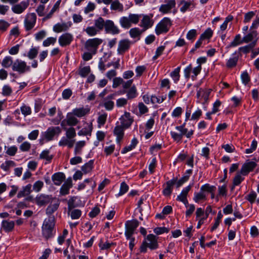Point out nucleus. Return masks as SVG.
Instances as JSON below:
<instances>
[{"instance_id": "55", "label": "nucleus", "mask_w": 259, "mask_h": 259, "mask_svg": "<svg viewBox=\"0 0 259 259\" xmlns=\"http://www.w3.org/2000/svg\"><path fill=\"white\" fill-rule=\"evenodd\" d=\"M180 5H182V7L180 8L181 12L185 13L188 10L190 6L191 5V2H186L185 0L181 1Z\"/></svg>"}, {"instance_id": "15", "label": "nucleus", "mask_w": 259, "mask_h": 259, "mask_svg": "<svg viewBox=\"0 0 259 259\" xmlns=\"http://www.w3.org/2000/svg\"><path fill=\"white\" fill-rule=\"evenodd\" d=\"M73 39L72 34L69 33H65L59 37L58 42L60 46L64 47L70 45Z\"/></svg>"}, {"instance_id": "56", "label": "nucleus", "mask_w": 259, "mask_h": 259, "mask_svg": "<svg viewBox=\"0 0 259 259\" xmlns=\"http://www.w3.org/2000/svg\"><path fill=\"white\" fill-rule=\"evenodd\" d=\"M91 71L90 66H85L80 68L79 70V74L82 77L87 76Z\"/></svg>"}, {"instance_id": "51", "label": "nucleus", "mask_w": 259, "mask_h": 259, "mask_svg": "<svg viewBox=\"0 0 259 259\" xmlns=\"http://www.w3.org/2000/svg\"><path fill=\"white\" fill-rule=\"evenodd\" d=\"M238 60V57L237 56H235L233 58H230L226 63L227 67L228 68H233L235 67L237 65Z\"/></svg>"}, {"instance_id": "16", "label": "nucleus", "mask_w": 259, "mask_h": 259, "mask_svg": "<svg viewBox=\"0 0 259 259\" xmlns=\"http://www.w3.org/2000/svg\"><path fill=\"white\" fill-rule=\"evenodd\" d=\"M258 33L256 30L249 29V32L243 37V41L244 43L254 42L256 46L258 40Z\"/></svg>"}, {"instance_id": "40", "label": "nucleus", "mask_w": 259, "mask_h": 259, "mask_svg": "<svg viewBox=\"0 0 259 259\" xmlns=\"http://www.w3.org/2000/svg\"><path fill=\"white\" fill-rule=\"evenodd\" d=\"M243 42H244V41H243V38L241 39L240 34H238L235 36L233 40L230 44V45L227 47H235L239 45L242 44Z\"/></svg>"}, {"instance_id": "22", "label": "nucleus", "mask_w": 259, "mask_h": 259, "mask_svg": "<svg viewBox=\"0 0 259 259\" xmlns=\"http://www.w3.org/2000/svg\"><path fill=\"white\" fill-rule=\"evenodd\" d=\"M177 182V178H174L166 182L165 184V188L163 190V194L165 196H169L172 190L174 185Z\"/></svg>"}, {"instance_id": "39", "label": "nucleus", "mask_w": 259, "mask_h": 259, "mask_svg": "<svg viewBox=\"0 0 259 259\" xmlns=\"http://www.w3.org/2000/svg\"><path fill=\"white\" fill-rule=\"evenodd\" d=\"M94 161L90 160L88 162L85 163L81 167V170L83 174H86L91 172L93 168Z\"/></svg>"}, {"instance_id": "17", "label": "nucleus", "mask_w": 259, "mask_h": 259, "mask_svg": "<svg viewBox=\"0 0 259 259\" xmlns=\"http://www.w3.org/2000/svg\"><path fill=\"white\" fill-rule=\"evenodd\" d=\"M256 163L254 161L247 160L244 163L241 168V174L243 176H247L249 172L252 171L256 167Z\"/></svg>"}, {"instance_id": "20", "label": "nucleus", "mask_w": 259, "mask_h": 259, "mask_svg": "<svg viewBox=\"0 0 259 259\" xmlns=\"http://www.w3.org/2000/svg\"><path fill=\"white\" fill-rule=\"evenodd\" d=\"M121 125L125 128H128L134 121L130 113L125 112L124 114L120 118Z\"/></svg>"}, {"instance_id": "18", "label": "nucleus", "mask_w": 259, "mask_h": 259, "mask_svg": "<svg viewBox=\"0 0 259 259\" xmlns=\"http://www.w3.org/2000/svg\"><path fill=\"white\" fill-rule=\"evenodd\" d=\"M29 1L28 0L24 1L19 4L15 5L12 7V11L15 13L20 14L22 13L28 7Z\"/></svg>"}, {"instance_id": "8", "label": "nucleus", "mask_w": 259, "mask_h": 259, "mask_svg": "<svg viewBox=\"0 0 259 259\" xmlns=\"http://www.w3.org/2000/svg\"><path fill=\"white\" fill-rule=\"evenodd\" d=\"M61 133V130L59 126L50 127L47 130L42 133L43 139H46L47 141L52 140L56 135H59Z\"/></svg>"}, {"instance_id": "2", "label": "nucleus", "mask_w": 259, "mask_h": 259, "mask_svg": "<svg viewBox=\"0 0 259 259\" xmlns=\"http://www.w3.org/2000/svg\"><path fill=\"white\" fill-rule=\"evenodd\" d=\"M55 219L54 217H49L45 220L42 226V233L46 239L51 238L54 235Z\"/></svg>"}, {"instance_id": "10", "label": "nucleus", "mask_w": 259, "mask_h": 259, "mask_svg": "<svg viewBox=\"0 0 259 259\" xmlns=\"http://www.w3.org/2000/svg\"><path fill=\"white\" fill-rule=\"evenodd\" d=\"M164 3L159 8V12L163 14L170 13L176 8V0H164Z\"/></svg>"}, {"instance_id": "12", "label": "nucleus", "mask_w": 259, "mask_h": 259, "mask_svg": "<svg viewBox=\"0 0 259 259\" xmlns=\"http://www.w3.org/2000/svg\"><path fill=\"white\" fill-rule=\"evenodd\" d=\"M132 44V41L128 39H121L118 44L117 53L123 55L130 49Z\"/></svg>"}, {"instance_id": "28", "label": "nucleus", "mask_w": 259, "mask_h": 259, "mask_svg": "<svg viewBox=\"0 0 259 259\" xmlns=\"http://www.w3.org/2000/svg\"><path fill=\"white\" fill-rule=\"evenodd\" d=\"M124 128L122 125H117L114 130V134L116 136V142L119 144L123 137Z\"/></svg>"}, {"instance_id": "54", "label": "nucleus", "mask_w": 259, "mask_h": 259, "mask_svg": "<svg viewBox=\"0 0 259 259\" xmlns=\"http://www.w3.org/2000/svg\"><path fill=\"white\" fill-rule=\"evenodd\" d=\"M129 33L131 37L136 38L141 35V31L139 28L135 27L131 29Z\"/></svg>"}, {"instance_id": "48", "label": "nucleus", "mask_w": 259, "mask_h": 259, "mask_svg": "<svg viewBox=\"0 0 259 259\" xmlns=\"http://www.w3.org/2000/svg\"><path fill=\"white\" fill-rule=\"evenodd\" d=\"M128 188V185L124 182H122L120 184L119 192L117 196L119 197L124 194L127 192Z\"/></svg>"}, {"instance_id": "44", "label": "nucleus", "mask_w": 259, "mask_h": 259, "mask_svg": "<svg viewBox=\"0 0 259 259\" xmlns=\"http://www.w3.org/2000/svg\"><path fill=\"white\" fill-rule=\"evenodd\" d=\"M100 106H103L107 110H111L113 109L114 105V102L108 99H104L102 104H100Z\"/></svg>"}, {"instance_id": "7", "label": "nucleus", "mask_w": 259, "mask_h": 259, "mask_svg": "<svg viewBox=\"0 0 259 259\" xmlns=\"http://www.w3.org/2000/svg\"><path fill=\"white\" fill-rule=\"evenodd\" d=\"M54 198L51 195L39 194L36 196L35 202L39 206H46L48 204L52 203Z\"/></svg>"}, {"instance_id": "27", "label": "nucleus", "mask_w": 259, "mask_h": 259, "mask_svg": "<svg viewBox=\"0 0 259 259\" xmlns=\"http://www.w3.org/2000/svg\"><path fill=\"white\" fill-rule=\"evenodd\" d=\"M52 179L55 185L60 186L65 180V176L63 172H56L52 176Z\"/></svg>"}, {"instance_id": "5", "label": "nucleus", "mask_w": 259, "mask_h": 259, "mask_svg": "<svg viewBox=\"0 0 259 259\" xmlns=\"http://www.w3.org/2000/svg\"><path fill=\"white\" fill-rule=\"evenodd\" d=\"M171 25V22L170 19L167 17L164 18L156 25L155 28L156 34L159 35L162 33H166L169 30Z\"/></svg>"}, {"instance_id": "4", "label": "nucleus", "mask_w": 259, "mask_h": 259, "mask_svg": "<svg viewBox=\"0 0 259 259\" xmlns=\"http://www.w3.org/2000/svg\"><path fill=\"white\" fill-rule=\"evenodd\" d=\"M103 40L99 38H90L85 43V48L93 54H96L99 46L102 43Z\"/></svg>"}, {"instance_id": "31", "label": "nucleus", "mask_w": 259, "mask_h": 259, "mask_svg": "<svg viewBox=\"0 0 259 259\" xmlns=\"http://www.w3.org/2000/svg\"><path fill=\"white\" fill-rule=\"evenodd\" d=\"M14 226L15 223L13 221L4 220L2 222V228L7 232H11L13 230Z\"/></svg>"}, {"instance_id": "37", "label": "nucleus", "mask_w": 259, "mask_h": 259, "mask_svg": "<svg viewBox=\"0 0 259 259\" xmlns=\"http://www.w3.org/2000/svg\"><path fill=\"white\" fill-rule=\"evenodd\" d=\"M93 130L92 124H88L87 126L84 127L78 132L79 136L91 135Z\"/></svg>"}, {"instance_id": "3", "label": "nucleus", "mask_w": 259, "mask_h": 259, "mask_svg": "<svg viewBox=\"0 0 259 259\" xmlns=\"http://www.w3.org/2000/svg\"><path fill=\"white\" fill-rule=\"evenodd\" d=\"M158 247V244L156 236L153 234H149L147 235L146 240L143 242L140 247V251L142 252H146L147 247L150 249L154 250L157 249Z\"/></svg>"}, {"instance_id": "34", "label": "nucleus", "mask_w": 259, "mask_h": 259, "mask_svg": "<svg viewBox=\"0 0 259 259\" xmlns=\"http://www.w3.org/2000/svg\"><path fill=\"white\" fill-rule=\"evenodd\" d=\"M31 184H28L26 186L23 187L22 190L18 192L17 197L21 198L29 195L31 192Z\"/></svg>"}, {"instance_id": "53", "label": "nucleus", "mask_w": 259, "mask_h": 259, "mask_svg": "<svg viewBox=\"0 0 259 259\" xmlns=\"http://www.w3.org/2000/svg\"><path fill=\"white\" fill-rule=\"evenodd\" d=\"M10 26V24L4 20H0V33L6 31Z\"/></svg>"}, {"instance_id": "42", "label": "nucleus", "mask_w": 259, "mask_h": 259, "mask_svg": "<svg viewBox=\"0 0 259 259\" xmlns=\"http://www.w3.org/2000/svg\"><path fill=\"white\" fill-rule=\"evenodd\" d=\"M138 144V140L136 138H134L132 140L131 144L128 146L125 147L121 151L122 154H125L128 151H131L135 148L137 144Z\"/></svg>"}, {"instance_id": "38", "label": "nucleus", "mask_w": 259, "mask_h": 259, "mask_svg": "<svg viewBox=\"0 0 259 259\" xmlns=\"http://www.w3.org/2000/svg\"><path fill=\"white\" fill-rule=\"evenodd\" d=\"M244 176L241 174V171L237 172L233 180V187L232 189L235 186L239 185L241 182L244 180Z\"/></svg>"}, {"instance_id": "13", "label": "nucleus", "mask_w": 259, "mask_h": 259, "mask_svg": "<svg viewBox=\"0 0 259 259\" xmlns=\"http://www.w3.org/2000/svg\"><path fill=\"white\" fill-rule=\"evenodd\" d=\"M36 21V16L35 13L28 14L24 20V26L25 29L27 31L32 29Z\"/></svg>"}, {"instance_id": "47", "label": "nucleus", "mask_w": 259, "mask_h": 259, "mask_svg": "<svg viewBox=\"0 0 259 259\" xmlns=\"http://www.w3.org/2000/svg\"><path fill=\"white\" fill-rule=\"evenodd\" d=\"M111 9L113 10H118L119 12L123 11V6L119 1L113 2L111 5Z\"/></svg>"}, {"instance_id": "64", "label": "nucleus", "mask_w": 259, "mask_h": 259, "mask_svg": "<svg viewBox=\"0 0 259 259\" xmlns=\"http://www.w3.org/2000/svg\"><path fill=\"white\" fill-rule=\"evenodd\" d=\"M31 148V144L28 142L25 141L20 146V149L22 152H27Z\"/></svg>"}, {"instance_id": "33", "label": "nucleus", "mask_w": 259, "mask_h": 259, "mask_svg": "<svg viewBox=\"0 0 259 259\" xmlns=\"http://www.w3.org/2000/svg\"><path fill=\"white\" fill-rule=\"evenodd\" d=\"M86 142L85 141H79L75 144L74 153L75 155H80L82 153V149L85 146Z\"/></svg>"}, {"instance_id": "50", "label": "nucleus", "mask_w": 259, "mask_h": 259, "mask_svg": "<svg viewBox=\"0 0 259 259\" xmlns=\"http://www.w3.org/2000/svg\"><path fill=\"white\" fill-rule=\"evenodd\" d=\"M13 60L10 56L6 57L2 62V65L5 68L10 67L11 65H13Z\"/></svg>"}, {"instance_id": "26", "label": "nucleus", "mask_w": 259, "mask_h": 259, "mask_svg": "<svg viewBox=\"0 0 259 259\" xmlns=\"http://www.w3.org/2000/svg\"><path fill=\"white\" fill-rule=\"evenodd\" d=\"M153 24L152 19L148 15H144L141 20L140 26L143 27L144 30L150 28Z\"/></svg>"}, {"instance_id": "23", "label": "nucleus", "mask_w": 259, "mask_h": 259, "mask_svg": "<svg viewBox=\"0 0 259 259\" xmlns=\"http://www.w3.org/2000/svg\"><path fill=\"white\" fill-rule=\"evenodd\" d=\"M71 25L72 23L70 22L62 23H58L53 26V30L57 33L65 31L71 27Z\"/></svg>"}, {"instance_id": "24", "label": "nucleus", "mask_w": 259, "mask_h": 259, "mask_svg": "<svg viewBox=\"0 0 259 259\" xmlns=\"http://www.w3.org/2000/svg\"><path fill=\"white\" fill-rule=\"evenodd\" d=\"M90 109L88 107L76 108L72 110V113L76 117L80 118L88 114Z\"/></svg>"}, {"instance_id": "19", "label": "nucleus", "mask_w": 259, "mask_h": 259, "mask_svg": "<svg viewBox=\"0 0 259 259\" xmlns=\"http://www.w3.org/2000/svg\"><path fill=\"white\" fill-rule=\"evenodd\" d=\"M210 92L211 90L210 89H199L197 91V97L198 99H199V102H202V103H204V102H207Z\"/></svg>"}, {"instance_id": "30", "label": "nucleus", "mask_w": 259, "mask_h": 259, "mask_svg": "<svg viewBox=\"0 0 259 259\" xmlns=\"http://www.w3.org/2000/svg\"><path fill=\"white\" fill-rule=\"evenodd\" d=\"M191 189V186L189 185L187 186L186 187L184 188L180 194L178 195L176 198V200L178 201H182L186 199H187V196L189 192Z\"/></svg>"}, {"instance_id": "25", "label": "nucleus", "mask_w": 259, "mask_h": 259, "mask_svg": "<svg viewBox=\"0 0 259 259\" xmlns=\"http://www.w3.org/2000/svg\"><path fill=\"white\" fill-rule=\"evenodd\" d=\"M50 203L46 209V213L48 215L52 214L58 209L60 204L59 200L55 197L53 202Z\"/></svg>"}, {"instance_id": "58", "label": "nucleus", "mask_w": 259, "mask_h": 259, "mask_svg": "<svg viewBox=\"0 0 259 259\" xmlns=\"http://www.w3.org/2000/svg\"><path fill=\"white\" fill-rule=\"evenodd\" d=\"M212 31L210 28H207L201 35H200L201 39H205L210 38L212 35Z\"/></svg>"}, {"instance_id": "1", "label": "nucleus", "mask_w": 259, "mask_h": 259, "mask_svg": "<svg viewBox=\"0 0 259 259\" xmlns=\"http://www.w3.org/2000/svg\"><path fill=\"white\" fill-rule=\"evenodd\" d=\"M141 17V15L130 13L127 16L121 17L119 22L122 28L127 29L131 27L133 24H138Z\"/></svg>"}, {"instance_id": "45", "label": "nucleus", "mask_w": 259, "mask_h": 259, "mask_svg": "<svg viewBox=\"0 0 259 259\" xmlns=\"http://www.w3.org/2000/svg\"><path fill=\"white\" fill-rule=\"evenodd\" d=\"M181 67H178L176 68L173 71L170 73V76L172 77L174 80L175 83H177L178 81L180 80Z\"/></svg>"}, {"instance_id": "41", "label": "nucleus", "mask_w": 259, "mask_h": 259, "mask_svg": "<svg viewBox=\"0 0 259 259\" xmlns=\"http://www.w3.org/2000/svg\"><path fill=\"white\" fill-rule=\"evenodd\" d=\"M62 128L66 131L65 135L68 138L72 139L76 136V131L74 127L67 128V126H65V128Z\"/></svg>"}, {"instance_id": "49", "label": "nucleus", "mask_w": 259, "mask_h": 259, "mask_svg": "<svg viewBox=\"0 0 259 259\" xmlns=\"http://www.w3.org/2000/svg\"><path fill=\"white\" fill-rule=\"evenodd\" d=\"M69 212L72 219H78L81 215V211L78 209H72Z\"/></svg>"}, {"instance_id": "60", "label": "nucleus", "mask_w": 259, "mask_h": 259, "mask_svg": "<svg viewBox=\"0 0 259 259\" xmlns=\"http://www.w3.org/2000/svg\"><path fill=\"white\" fill-rule=\"evenodd\" d=\"M44 186V183L41 181H36L33 185V189L36 192H39Z\"/></svg>"}, {"instance_id": "46", "label": "nucleus", "mask_w": 259, "mask_h": 259, "mask_svg": "<svg viewBox=\"0 0 259 259\" xmlns=\"http://www.w3.org/2000/svg\"><path fill=\"white\" fill-rule=\"evenodd\" d=\"M255 42H251L248 45L240 47L238 49L239 52H241L244 54L248 53L251 49H252L255 47Z\"/></svg>"}, {"instance_id": "21", "label": "nucleus", "mask_w": 259, "mask_h": 259, "mask_svg": "<svg viewBox=\"0 0 259 259\" xmlns=\"http://www.w3.org/2000/svg\"><path fill=\"white\" fill-rule=\"evenodd\" d=\"M72 187L71 178H69L61 186L60 194L61 195H66L69 192V189Z\"/></svg>"}, {"instance_id": "9", "label": "nucleus", "mask_w": 259, "mask_h": 259, "mask_svg": "<svg viewBox=\"0 0 259 259\" xmlns=\"http://www.w3.org/2000/svg\"><path fill=\"white\" fill-rule=\"evenodd\" d=\"M78 122L79 120L71 112L67 113L66 119L61 122V126L62 128H65V126L72 127L75 126Z\"/></svg>"}, {"instance_id": "6", "label": "nucleus", "mask_w": 259, "mask_h": 259, "mask_svg": "<svg viewBox=\"0 0 259 259\" xmlns=\"http://www.w3.org/2000/svg\"><path fill=\"white\" fill-rule=\"evenodd\" d=\"M139 225V222L137 220L127 221L125 223V236L126 238H130L133 236L135 231Z\"/></svg>"}, {"instance_id": "43", "label": "nucleus", "mask_w": 259, "mask_h": 259, "mask_svg": "<svg viewBox=\"0 0 259 259\" xmlns=\"http://www.w3.org/2000/svg\"><path fill=\"white\" fill-rule=\"evenodd\" d=\"M84 31L90 36H94L99 33L100 32L98 29L94 26H88Z\"/></svg>"}, {"instance_id": "62", "label": "nucleus", "mask_w": 259, "mask_h": 259, "mask_svg": "<svg viewBox=\"0 0 259 259\" xmlns=\"http://www.w3.org/2000/svg\"><path fill=\"white\" fill-rule=\"evenodd\" d=\"M56 40L55 37H48L43 41L42 45L44 47H48L51 45H54L56 42Z\"/></svg>"}, {"instance_id": "35", "label": "nucleus", "mask_w": 259, "mask_h": 259, "mask_svg": "<svg viewBox=\"0 0 259 259\" xmlns=\"http://www.w3.org/2000/svg\"><path fill=\"white\" fill-rule=\"evenodd\" d=\"M105 23L106 21H105L102 17H100L98 19L95 20L94 26L98 29L99 32H100L104 28Z\"/></svg>"}, {"instance_id": "57", "label": "nucleus", "mask_w": 259, "mask_h": 259, "mask_svg": "<svg viewBox=\"0 0 259 259\" xmlns=\"http://www.w3.org/2000/svg\"><path fill=\"white\" fill-rule=\"evenodd\" d=\"M257 197V194L255 192L251 191L246 196V199L251 204L255 202Z\"/></svg>"}, {"instance_id": "11", "label": "nucleus", "mask_w": 259, "mask_h": 259, "mask_svg": "<svg viewBox=\"0 0 259 259\" xmlns=\"http://www.w3.org/2000/svg\"><path fill=\"white\" fill-rule=\"evenodd\" d=\"M12 69L13 71H17L20 73H23L26 71H29L30 67L27 66L25 62L17 59L13 63Z\"/></svg>"}, {"instance_id": "59", "label": "nucleus", "mask_w": 259, "mask_h": 259, "mask_svg": "<svg viewBox=\"0 0 259 259\" xmlns=\"http://www.w3.org/2000/svg\"><path fill=\"white\" fill-rule=\"evenodd\" d=\"M20 110L22 114L25 116L29 115L31 113V108L29 106H26L25 105H22L20 108Z\"/></svg>"}, {"instance_id": "32", "label": "nucleus", "mask_w": 259, "mask_h": 259, "mask_svg": "<svg viewBox=\"0 0 259 259\" xmlns=\"http://www.w3.org/2000/svg\"><path fill=\"white\" fill-rule=\"evenodd\" d=\"M124 93H126L127 98L129 100L135 98L138 96L137 88L135 85H133Z\"/></svg>"}, {"instance_id": "29", "label": "nucleus", "mask_w": 259, "mask_h": 259, "mask_svg": "<svg viewBox=\"0 0 259 259\" xmlns=\"http://www.w3.org/2000/svg\"><path fill=\"white\" fill-rule=\"evenodd\" d=\"M185 123H184L182 125L177 126L176 128L180 132L182 138L183 136H185L187 138H189L193 135L194 131L193 130L188 131V129L185 128Z\"/></svg>"}, {"instance_id": "63", "label": "nucleus", "mask_w": 259, "mask_h": 259, "mask_svg": "<svg viewBox=\"0 0 259 259\" xmlns=\"http://www.w3.org/2000/svg\"><path fill=\"white\" fill-rule=\"evenodd\" d=\"M107 117V114L106 113L100 115L97 120L98 124L100 125H103L106 121Z\"/></svg>"}, {"instance_id": "52", "label": "nucleus", "mask_w": 259, "mask_h": 259, "mask_svg": "<svg viewBox=\"0 0 259 259\" xmlns=\"http://www.w3.org/2000/svg\"><path fill=\"white\" fill-rule=\"evenodd\" d=\"M60 2L61 0H59L55 4L50 13L48 14H47V16L45 17V20L50 19L52 17V16L53 15L54 13L59 8Z\"/></svg>"}, {"instance_id": "14", "label": "nucleus", "mask_w": 259, "mask_h": 259, "mask_svg": "<svg viewBox=\"0 0 259 259\" xmlns=\"http://www.w3.org/2000/svg\"><path fill=\"white\" fill-rule=\"evenodd\" d=\"M104 29L106 33H110L113 35L118 34L120 32L118 27L111 20H106Z\"/></svg>"}, {"instance_id": "61", "label": "nucleus", "mask_w": 259, "mask_h": 259, "mask_svg": "<svg viewBox=\"0 0 259 259\" xmlns=\"http://www.w3.org/2000/svg\"><path fill=\"white\" fill-rule=\"evenodd\" d=\"M205 195L203 192L200 191V192L195 194L193 200L195 202H198L201 200L205 199Z\"/></svg>"}, {"instance_id": "36", "label": "nucleus", "mask_w": 259, "mask_h": 259, "mask_svg": "<svg viewBox=\"0 0 259 259\" xmlns=\"http://www.w3.org/2000/svg\"><path fill=\"white\" fill-rule=\"evenodd\" d=\"M53 158V155L50 154L49 150H45L39 155V158L46 160L48 163L51 162Z\"/></svg>"}]
</instances>
